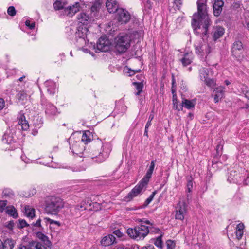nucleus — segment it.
Wrapping results in <instances>:
<instances>
[{
	"instance_id": "nucleus-1",
	"label": "nucleus",
	"mask_w": 249,
	"mask_h": 249,
	"mask_svg": "<svg viewBox=\"0 0 249 249\" xmlns=\"http://www.w3.org/2000/svg\"><path fill=\"white\" fill-rule=\"evenodd\" d=\"M207 0H197V12L193 15L192 21L195 33L202 36L203 40L207 37L208 28L211 24L207 12Z\"/></svg>"
},
{
	"instance_id": "nucleus-2",
	"label": "nucleus",
	"mask_w": 249,
	"mask_h": 249,
	"mask_svg": "<svg viewBox=\"0 0 249 249\" xmlns=\"http://www.w3.org/2000/svg\"><path fill=\"white\" fill-rule=\"evenodd\" d=\"M155 166V161H151L145 175L140 181L139 184L135 186L127 196L124 197L125 201H130L134 197L142 193L145 190L149 179L152 176Z\"/></svg>"
},
{
	"instance_id": "nucleus-3",
	"label": "nucleus",
	"mask_w": 249,
	"mask_h": 249,
	"mask_svg": "<svg viewBox=\"0 0 249 249\" xmlns=\"http://www.w3.org/2000/svg\"><path fill=\"white\" fill-rule=\"evenodd\" d=\"M131 41V38L130 35L126 33H120L114 38L115 49L120 53H124L130 47Z\"/></svg>"
},
{
	"instance_id": "nucleus-4",
	"label": "nucleus",
	"mask_w": 249,
	"mask_h": 249,
	"mask_svg": "<svg viewBox=\"0 0 249 249\" xmlns=\"http://www.w3.org/2000/svg\"><path fill=\"white\" fill-rule=\"evenodd\" d=\"M126 232L130 237L138 241L143 240L148 234L149 231L146 226L140 225L134 228L128 229Z\"/></svg>"
},
{
	"instance_id": "nucleus-5",
	"label": "nucleus",
	"mask_w": 249,
	"mask_h": 249,
	"mask_svg": "<svg viewBox=\"0 0 249 249\" xmlns=\"http://www.w3.org/2000/svg\"><path fill=\"white\" fill-rule=\"evenodd\" d=\"M61 199L59 198L51 196L48 197L45 200V210L48 213L56 214L60 208Z\"/></svg>"
},
{
	"instance_id": "nucleus-6",
	"label": "nucleus",
	"mask_w": 249,
	"mask_h": 249,
	"mask_svg": "<svg viewBox=\"0 0 249 249\" xmlns=\"http://www.w3.org/2000/svg\"><path fill=\"white\" fill-rule=\"evenodd\" d=\"M102 143L99 142L98 144V149L92 150V155L90 156L92 159L96 158V161L101 163L105 160L108 157L109 153L102 150Z\"/></svg>"
},
{
	"instance_id": "nucleus-7",
	"label": "nucleus",
	"mask_w": 249,
	"mask_h": 249,
	"mask_svg": "<svg viewBox=\"0 0 249 249\" xmlns=\"http://www.w3.org/2000/svg\"><path fill=\"white\" fill-rule=\"evenodd\" d=\"M196 53L201 56L209 54L211 51V48L203 40L196 42L194 45Z\"/></svg>"
},
{
	"instance_id": "nucleus-8",
	"label": "nucleus",
	"mask_w": 249,
	"mask_h": 249,
	"mask_svg": "<svg viewBox=\"0 0 249 249\" xmlns=\"http://www.w3.org/2000/svg\"><path fill=\"white\" fill-rule=\"evenodd\" d=\"M116 18L120 24H126L131 18V15L126 9L119 8L117 11Z\"/></svg>"
},
{
	"instance_id": "nucleus-9",
	"label": "nucleus",
	"mask_w": 249,
	"mask_h": 249,
	"mask_svg": "<svg viewBox=\"0 0 249 249\" xmlns=\"http://www.w3.org/2000/svg\"><path fill=\"white\" fill-rule=\"evenodd\" d=\"M187 213V205L184 201H179L176 208L175 218L183 220Z\"/></svg>"
},
{
	"instance_id": "nucleus-10",
	"label": "nucleus",
	"mask_w": 249,
	"mask_h": 249,
	"mask_svg": "<svg viewBox=\"0 0 249 249\" xmlns=\"http://www.w3.org/2000/svg\"><path fill=\"white\" fill-rule=\"evenodd\" d=\"M109 40L106 37H101L97 43V48L101 52H107L109 49Z\"/></svg>"
},
{
	"instance_id": "nucleus-11",
	"label": "nucleus",
	"mask_w": 249,
	"mask_h": 249,
	"mask_svg": "<svg viewBox=\"0 0 249 249\" xmlns=\"http://www.w3.org/2000/svg\"><path fill=\"white\" fill-rule=\"evenodd\" d=\"M79 9L80 4L78 2H76L72 6H68L67 8L63 7V15L71 17L79 11Z\"/></svg>"
},
{
	"instance_id": "nucleus-12",
	"label": "nucleus",
	"mask_w": 249,
	"mask_h": 249,
	"mask_svg": "<svg viewBox=\"0 0 249 249\" xmlns=\"http://www.w3.org/2000/svg\"><path fill=\"white\" fill-rule=\"evenodd\" d=\"M81 142H76L70 146V149L71 150L73 155H78L79 157H83V151L84 150V147L83 145H81Z\"/></svg>"
},
{
	"instance_id": "nucleus-13",
	"label": "nucleus",
	"mask_w": 249,
	"mask_h": 249,
	"mask_svg": "<svg viewBox=\"0 0 249 249\" xmlns=\"http://www.w3.org/2000/svg\"><path fill=\"white\" fill-rule=\"evenodd\" d=\"M92 16H89L85 12H81L77 16V19L79 23L83 25H87L92 20Z\"/></svg>"
},
{
	"instance_id": "nucleus-14",
	"label": "nucleus",
	"mask_w": 249,
	"mask_h": 249,
	"mask_svg": "<svg viewBox=\"0 0 249 249\" xmlns=\"http://www.w3.org/2000/svg\"><path fill=\"white\" fill-rule=\"evenodd\" d=\"M139 221L149 225V226H146L147 227V230L149 231V233L161 234L159 228L155 227L153 223L151 222L150 221L146 220L145 218H142L140 219Z\"/></svg>"
},
{
	"instance_id": "nucleus-15",
	"label": "nucleus",
	"mask_w": 249,
	"mask_h": 249,
	"mask_svg": "<svg viewBox=\"0 0 249 249\" xmlns=\"http://www.w3.org/2000/svg\"><path fill=\"white\" fill-rule=\"evenodd\" d=\"M224 5L222 0H215L213 5V14L216 17H218L221 13Z\"/></svg>"
},
{
	"instance_id": "nucleus-16",
	"label": "nucleus",
	"mask_w": 249,
	"mask_h": 249,
	"mask_svg": "<svg viewBox=\"0 0 249 249\" xmlns=\"http://www.w3.org/2000/svg\"><path fill=\"white\" fill-rule=\"evenodd\" d=\"M106 7L110 13H115L119 9L116 0H107Z\"/></svg>"
},
{
	"instance_id": "nucleus-17",
	"label": "nucleus",
	"mask_w": 249,
	"mask_h": 249,
	"mask_svg": "<svg viewBox=\"0 0 249 249\" xmlns=\"http://www.w3.org/2000/svg\"><path fill=\"white\" fill-rule=\"evenodd\" d=\"M19 125L21 126V129L24 131L27 130L29 128L28 121L26 120L25 117L22 113H20L18 117Z\"/></svg>"
},
{
	"instance_id": "nucleus-18",
	"label": "nucleus",
	"mask_w": 249,
	"mask_h": 249,
	"mask_svg": "<svg viewBox=\"0 0 249 249\" xmlns=\"http://www.w3.org/2000/svg\"><path fill=\"white\" fill-rule=\"evenodd\" d=\"M47 92L51 95H53L57 91L55 83L51 80H47L44 83Z\"/></svg>"
},
{
	"instance_id": "nucleus-19",
	"label": "nucleus",
	"mask_w": 249,
	"mask_h": 249,
	"mask_svg": "<svg viewBox=\"0 0 249 249\" xmlns=\"http://www.w3.org/2000/svg\"><path fill=\"white\" fill-rule=\"evenodd\" d=\"M214 101L215 103L221 100L224 95V88L220 86L215 88L214 90Z\"/></svg>"
},
{
	"instance_id": "nucleus-20",
	"label": "nucleus",
	"mask_w": 249,
	"mask_h": 249,
	"mask_svg": "<svg viewBox=\"0 0 249 249\" xmlns=\"http://www.w3.org/2000/svg\"><path fill=\"white\" fill-rule=\"evenodd\" d=\"M224 33V29L219 26L214 27L212 32L213 37L214 40H216L217 39L221 37Z\"/></svg>"
},
{
	"instance_id": "nucleus-21",
	"label": "nucleus",
	"mask_w": 249,
	"mask_h": 249,
	"mask_svg": "<svg viewBox=\"0 0 249 249\" xmlns=\"http://www.w3.org/2000/svg\"><path fill=\"white\" fill-rule=\"evenodd\" d=\"M89 30L86 26L84 25L79 26L78 28V31L76 32V35L79 37L81 41H85V38L87 37Z\"/></svg>"
},
{
	"instance_id": "nucleus-22",
	"label": "nucleus",
	"mask_w": 249,
	"mask_h": 249,
	"mask_svg": "<svg viewBox=\"0 0 249 249\" xmlns=\"http://www.w3.org/2000/svg\"><path fill=\"white\" fill-rule=\"evenodd\" d=\"M193 59V53L191 52L186 53L180 59L183 66H187L190 64Z\"/></svg>"
},
{
	"instance_id": "nucleus-23",
	"label": "nucleus",
	"mask_w": 249,
	"mask_h": 249,
	"mask_svg": "<svg viewBox=\"0 0 249 249\" xmlns=\"http://www.w3.org/2000/svg\"><path fill=\"white\" fill-rule=\"evenodd\" d=\"M116 238L112 234H108L105 236L101 240V243L104 246H108L115 242Z\"/></svg>"
},
{
	"instance_id": "nucleus-24",
	"label": "nucleus",
	"mask_w": 249,
	"mask_h": 249,
	"mask_svg": "<svg viewBox=\"0 0 249 249\" xmlns=\"http://www.w3.org/2000/svg\"><path fill=\"white\" fill-rule=\"evenodd\" d=\"M195 106V102L193 100H189L186 99H183L182 102L180 105V108L184 107L188 109L194 108Z\"/></svg>"
},
{
	"instance_id": "nucleus-25",
	"label": "nucleus",
	"mask_w": 249,
	"mask_h": 249,
	"mask_svg": "<svg viewBox=\"0 0 249 249\" xmlns=\"http://www.w3.org/2000/svg\"><path fill=\"white\" fill-rule=\"evenodd\" d=\"M243 48V44L240 41H235L232 48V53L236 57H238L237 52L242 51Z\"/></svg>"
},
{
	"instance_id": "nucleus-26",
	"label": "nucleus",
	"mask_w": 249,
	"mask_h": 249,
	"mask_svg": "<svg viewBox=\"0 0 249 249\" xmlns=\"http://www.w3.org/2000/svg\"><path fill=\"white\" fill-rule=\"evenodd\" d=\"M101 3L99 1L96 0L94 3H93L90 8V11L91 14V16H92V17L96 16L97 13L101 8Z\"/></svg>"
},
{
	"instance_id": "nucleus-27",
	"label": "nucleus",
	"mask_w": 249,
	"mask_h": 249,
	"mask_svg": "<svg viewBox=\"0 0 249 249\" xmlns=\"http://www.w3.org/2000/svg\"><path fill=\"white\" fill-rule=\"evenodd\" d=\"M245 228L244 225L243 223H239L237 225L236 228V238L239 240L243 236L244 233V229Z\"/></svg>"
},
{
	"instance_id": "nucleus-28",
	"label": "nucleus",
	"mask_w": 249,
	"mask_h": 249,
	"mask_svg": "<svg viewBox=\"0 0 249 249\" xmlns=\"http://www.w3.org/2000/svg\"><path fill=\"white\" fill-rule=\"evenodd\" d=\"M57 109L55 106L51 104L48 103L46 105L45 113L46 114L51 116L56 114Z\"/></svg>"
},
{
	"instance_id": "nucleus-29",
	"label": "nucleus",
	"mask_w": 249,
	"mask_h": 249,
	"mask_svg": "<svg viewBox=\"0 0 249 249\" xmlns=\"http://www.w3.org/2000/svg\"><path fill=\"white\" fill-rule=\"evenodd\" d=\"M24 212L25 215L28 217L33 218L35 216V209L28 205L25 206Z\"/></svg>"
},
{
	"instance_id": "nucleus-30",
	"label": "nucleus",
	"mask_w": 249,
	"mask_h": 249,
	"mask_svg": "<svg viewBox=\"0 0 249 249\" xmlns=\"http://www.w3.org/2000/svg\"><path fill=\"white\" fill-rule=\"evenodd\" d=\"M36 237L41 240L46 246L49 247L51 245V242L49 240L48 237L40 231H38L36 232Z\"/></svg>"
},
{
	"instance_id": "nucleus-31",
	"label": "nucleus",
	"mask_w": 249,
	"mask_h": 249,
	"mask_svg": "<svg viewBox=\"0 0 249 249\" xmlns=\"http://www.w3.org/2000/svg\"><path fill=\"white\" fill-rule=\"evenodd\" d=\"M29 249H46V248L42 245L41 243L33 241L29 242L28 244Z\"/></svg>"
},
{
	"instance_id": "nucleus-32",
	"label": "nucleus",
	"mask_w": 249,
	"mask_h": 249,
	"mask_svg": "<svg viewBox=\"0 0 249 249\" xmlns=\"http://www.w3.org/2000/svg\"><path fill=\"white\" fill-rule=\"evenodd\" d=\"M15 242L11 239H6L4 242H2L3 249H13L14 247Z\"/></svg>"
},
{
	"instance_id": "nucleus-33",
	"label": "nucleus",
	"mask_w": 249,
	"mask_h": 249,
	"mask_svg": "<svg viewBox=\"0 0 249 249\" xmlns=\"http://www.w3.org/2000/svg\"><path fill=\"white\" fill-rule=\"evenodd\" d=\"M91 140V134L89 131H86L82 136L81 141L85 144H87L90 142Z\"/></svg>"
},
{
	"instance_id": "nucleus-34",
	"label": "nucleus",
	"mask_w": 249,
	"mask_h": 249,
	"mask_svg": "<svg viewBox=\"0 0 249 249\" xmlns=\"http://www.w3.org/2000/svg\"><path fill=\"white\" fill-rule=\"evenodd\" d=\"M6 213L13 216L14 218H16L18 216V214L16 212V209L13 206H7L6 207Z\"/></svg>"
},
{
	"instance_id": "nucleus-35",
	"label": "nucleus",
	"mask_w": 249,
	"mask_h": 249,
	"mask_svg": "<svg viewBox=\"0 0 249 249\" xmlns=\"http://www.w3.org/2000/svg\"><path fill=\"white\" fill-rule=\"evenodd\" d=\"M2 195L3 197L12 198L14 196V193L11 189L5 188L3 190Z\"/></svg>"
},
{
	"instance_id": "nucleus-36",
	"label": "nucleus",
	"mask_w": 249,
	"mask_h": 249,
	"mask_svg": "<svg viewBox=\"0 0 249 249\" xmlns=\"http://www.w3.org/2000/svg\"><path fill=\"white\" fill-rule=\"evenodd\" d=\"M200 79L202 81H204L207 79L208 76V70L206 68H202L200 69L199 71Z\"/></svg>"
},
{
	"instance_id": "nucleus-37",
	"label": "nucleus",
	"mask_w": 249,
	"mask_h": 249,
	"mask_svg": "<svg viewBox=\"0 0 249 249\" xmlns=\"http://www.w3.org/2000/svg\"><path fill=\"white\" fill-rule=\"evenodd\" d=\"M162 234H160L157 238L154 239V244L158 248H162L163 242L162 240Z\"/></svg>"
},
{
	"instance_id": "nucleus-38",
	"label": "nucleus",
	"mask_w": 249,
	"mask_h": 249,
	"mask_svg": "<svg viewBox=\"0 0 249 249\" xmlns=\"http://www.w3.org/2000/svg\"><path fill=\"white\" fill-rule=\"evenodd\" d=\"M187 182L186 184L187 191L188 193H190L192 191L193 187V179L191 177L187 178Z\"/></svg>"
},
{
	"instance_id": "nucleus-39",
	"label": "nucleus",
	"mask_w": 249,
	"mask_h": 249,
	"mask_svg": "<svg viewBox=\"0 0 249 249\" xmlns=\"http://www.w3.org/2000/svg\"><path fill=\"white\" fill-rule=\"evenodd\" d=\"M33 124L36 127L39 128L41 127L42 124L41 118L39 116H36L33 120Z\"/></svg>"
},
{
	"instance_id": "nucleus-40",
	"label": "nucleus",
	"mask_w": 249,
	"mask_h": 249,
	"mask_svg": "<svg viewBox=\"0 0 249 249\" xmlns=\"http://www.w3.org/2000/svg\"><path fill=\"white\" fill-rule=\"evenodd\" d=\"M204 81L207 86L210 88H213L216 85L215 81L213 79L207 78Z\"/></svg>"
},
{
	"instance_id": "nucleus-41",
	"label": "nucleus",
	"mask_w": 249,
	"mask_h": 249,
	"mask_svg": "<svg viewBox=\"0 0 249 249\" xmlns=\"http://www.w3.org/2000/svg\"><path fill=\"white\" fill-rule=\"evenodd\" d=\"M53 7L55 10H59L62 9V2L61 0H56L53 3Z\"/></svg>"
},
{
	"instance_id": "nucleus-42",
	"label": "nucleus",
	"mask_w": 249,
	"mask_h": 249,
	"mask_svg": "<svg viewBox=\"0 0 249 249\" xmlns=\"http://www.w3.org/2000/svg\"><path fill=\"white\" fill-rule=\"evenodd\" d=\"M134 84L136 86V89L137 90V92L136 93L137 95H139L142 91L143 85L142 83H134Z\"/></svg>"
},
{
	"instance_id": "nucleus-43",
	"label": "nucleus",
	"mask_w": 249,
	"mask_h": 249,
	"mask_svg": "<svg viewBox=\"0 0 249 249\" xmlns=\"http://www.w3.org/2000/svg\"><path fill=\"white\" fill-rule=\"evenodd\" d=\"M44 220L45 222H46V223L48 222L51 225L55 224V225H56L58 227H60L61 226V223L59 222H58L57 221L53 220L49 218H44Z\"/></svg>"
},
{
	"instance_id": "nucleus-44",
	"label": "nucleus",
	"mask_w": 249,
	"mask_h": 249,
	"mask_svg": "<svg viewBox=\"0 0 249 249\" xmlns=\"http://www.w3.org/2000/svg\"><path fill=\"white\" fill-rule=\"evenodd\" d=\"M156 194V191L153 192L149 196V197L146 199V200L144 202V205L145 206H147L153 200L154 196Z\"/></svg>"
},
{
	"instance_id": "nucleus-45",
	"label": "nucleus",
	"mask_w": 249,
	"mask_h": 249,
	"mask_svg": "<svg viewBox=\"0 0 249 249\" xmlns=\"http://www.w3.org/2000/svg\"><path fill=\"white\" fill-rule=\"evenodd\" d=\"M173 3L176 6V8L179 10L182 5V0H173Z\"/></svg>"
},
{
	"instance_id": "nucleus-46",
	"label": "nucleus",
	"mask_w": 249,
	"mask_h": 249,
	"mask_svg": "<svg viewBox=\"0 0 249 249\" xmlns=\"http://www.w3.org/2000/svg\"><path fill=\"white\" fill-rule=\"evenodd\" d=\"M223 142L220 140L219 143L216 146V154L218 156L221 154L222 150L223 149Z\"/></svg>"
},
{
	"instance_id": "nucleus-47",
	"label": "nucleus",
	"mask_w": 249,
	"mask_h": 249,
	"mask_svg": "<svg viewBox=\"0 0 249 249\" xmlns=\"http://www.w3.org/2000/svg\"><path fill=\"white\" fill-rule=\"evenodd\" d=\"M173 103L174 108L175 109L178 110L179 111L181 109L180 107L179 108L178 107L176 95H174L173 96Z\"/></svg>"
},
{
	"instance_id": "nucleus-48",
	"label": "nucleus",
	"mask_w": 249,
	"mask_h": 249,
	"mask_svg": "<svg viewBox=\"0 0 249 249\" xmlns=\"http://www.w3.org/2000/svg\"><path fill=\"white\" fill-rule=\"evenodd\" d=\"M7 13L10 16H14L16 14V10L14 6H10L7 9Z\"/></svg>"
},
{
	"instance_id": "nucleus-49",
	"label": "nucleus",
	"mask_w": 249,
	"mask_h": 249,
	"mask_svg": "<svg viewBox=\"0 0 249 249\" xmlns=\"http://www.w3.org/2000/svg\"><path fill=\"white\" fill-rule=\"evenodd\" d=\"M167 249H173L175 246V243L171 240H167L166 242Z\"/></svg>"
},
{
	"instance_id": "nucleus-50",
	"label": "nucleus",
	"mask_w": 249,
	"mask_h": 249,
	"mask_svg": "<svg viewBox=\"0 0 249 249\" xmlns=\"http://www.w3.org/2000/svg\"><path fill=\"white\" fill-rule=\"evenodd\" d=\"M7 202L6 200H0V212H2L6 209Z\"/></svg>"
},
{
	"instance_id": "nucleus-51",
	"label": "nucleus",
	"mask_w": 249,
	"mask_h": 249,
	"mask_svg": "<svg viewBox=\"0 0 249 249\" xmlns=\"http://www.w3.org/2000/svg\"><path fill=\"white\" fill-rule=\"evenodd\" d=\"M86 201H82L80 205H77V209L79 210H86L88 209V207L87 206H85Z\"/></svg>"
},
{
	"instance_id": "nucleus-52",
	"label": "nucleus",
	"mask_w": 249,
	"mask_h": 249,
	"mask_svg": "<svg viewBox=\"0 0 249 249\" xmlns=\"http://www.w3.org/2000/svg\"><path fill=\"white\" fill-rule=\"evenodd\" d=\"M25 25L31 30L34 29L35 27V22H32L31 23V21L29 20H27L25 21Z\"/></svg>"
},
{
	"instance_id": "nucleus-53",
	"label": "nucleus",
	"mask_w": 249,
	"mask_h": 249,
	"mask_svg": "<svg viewBox=\"0 0 249 249\" xmlns=\"http://www.w3.org/2000/svg\"><path fill=\"white\" fill-rule=\"evenodd\" d=\"M3 141L8 144L11 143L12 138L8 136L7 134H5L3 136Z\"/></svg>"
},
{
	"instance_id": "nucleus-54",
	"label": "nucleus",
	"mask_w": 249,
	"mask_h": 249,
	"mask_svg": "<svg viewBox=\"0 0 249 249\" xmlns=\"http://www.w3.org/2000/svg\"><path fill=\"white\" fill-rule=\"evenodd\" d=\"M17 96V98L20 100H24L26 98V94L23 92H19Z\"/></svg>"
},
{
	"instance_id": "nucleus-55",
	"label": "nucleus",
	"mask_w": 249,
	"mask_h": 249,
	"mask_svg": "<svg viewBox=\"0 0 249 249\" xmlns=\"http://www.w3.org/2000/svg\"><path fill=\"white\" fill-rule=\"evenodd\" d=\"M27 225V223L25 220H20L19 221V225L18 226V227L23 228Z\"/></svg>"
},
{
	"instance_id": "nucleus-56",
	"label": "nucleus",
	"mask_w": 249,
	"mask_h": 249,
	"mask_svg": "<svg viewBox=\"0 0 249 249\" xmlns=\"http://www.w3.org/2000/svg\"><path fill=\"white\" fill-rule=\"evenodd\" d=\"M113 234L116 235L118 237L120 238L123 236V233L120 231V230H117L113 231Z\"/></svg>"
},
{
	"instance_id": "nucleus-57",
	"label": "nucleus",
	"mask_w": 249,
	"mask_h": 249,
	"mask_svg": "<svg viewBox=\"0 0 249 249\" xmlns=\"http://www.w3.org/2000/svg\"><path fill=\"white\" fill-rule=\"evenodd\" d=\"M5 107V102L2 98H0V110H2Z\"/></svg>"
},
{
	"instance_id": "nucleus-58",
	"label": "nucleus",
	"mask_w": 249,
	"mask_h": 249,
	"mask_svg": "<svg viewBox=\"0 0 249 249\" xmlns=\"http://www.w3.org/2000/svg\"><path fill=\"white\" fill-rule=\"evenodd\" d=\"M85 206H87L88 207V209H91V208H90V207L91 206V201L89 199L87 200V201H86Z\"/></svg>"
},
{
	"instance_id": "nucleus-59",
	"label": "nucleus",
	"mask_w": 249,
	"mask_h": 249,
	"mask_svg": "<svg viewBox=\"0 0 249 249\" xmlns=\"http://www.w3.org/2000/svg\"><path fill=\"white\" fill-rule=\"evenodd\" d=\"M141 249H155L154 247L152 245H149L147 246L142 247Z\"/></svg>"
},
{
	"instance_id": "nucleus-60",
	"label": "nucleus",
	"mask_w": 249,
	"mask_h": 249,
	"mask_svg": "<svg viewBox=\"0 0 249 249\" xmlns=\"http://www.w3.org/2000/svg\"><path fill=\"white\" fill-rule=\"evenodd\" d=\"M17 249H28V247H27L26 246L23 245L22 244H21L17 248Z\"/></svg>"
},
{
	"instance_id": "nucleus-61",
	"label": "nucleus",
	"mask_w": 249,
	"mask_h": 249,
	"mask_svg": "<svg viewBox=\"0 0 249 249\" xmlns=\"http://www.w3.org/2000/svg\"><path fill=\"white\" fill-rule=\"evenodd\" d=\"M40 222H41V220L38 219L37 220V221L36 222V223L34 224V225L36 226H38V227H41Z\"/></svg>"
},
{
	"instance_id": "nucleus-62",
	"label": "nucleus",
	"mask_w": 249,
	"mask_h": 249,
	"mask_svg": "<svg viewBox=\"0 0 249 249\" xmlns=\"http://www.w3.org/2000/svg\"><path fill=\"white\" fill-rule=\"evenodd\" d=\"M153 118H154V114H153V113L152 112V113L150 114V115H149V116L148 120H149V121H151L153 119Z\"/></svg>"
},
{
	"instance_id": "nucleus-63",
	"label": "nucleus",
	"mask_w": 249,
	"mask_h": 249,
	"mask_svg": "<svg viewBox=\"0 0 249 249\" xmlns=\"http://www.w3.org/2000/svg\"><path fill=\"white\" fill-rule=\"evenodd\" d=\"M151 121L148 120L146 124L145 127L146 128H148V127L151 125Z\"/></svg>"
},
{
	"instance_id": "nucleus-64",
	"label": "nucleus",
	"mask_w": 249,
	"mask_h": 249,
	"mask_svg": "<svg viewBox=\"0 0 249 249\" xmlns=\"http://www.w3.org/2000/svg\"><path fill=\"white\" fill-rule=\"evenodd\" d=\"M246 27L249 31V21H246Z\"/></svg>"
}]
</instances>
